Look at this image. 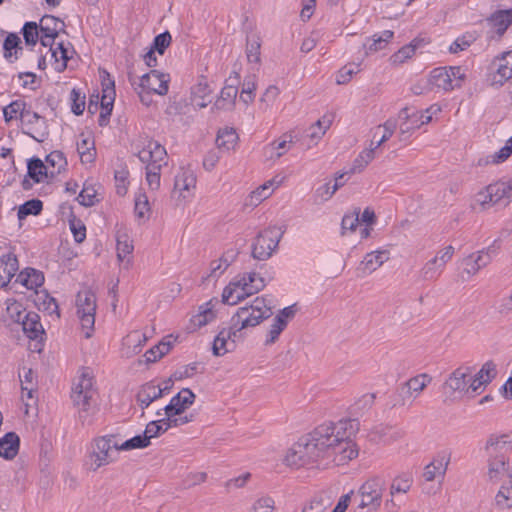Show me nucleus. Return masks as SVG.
<instances>
[{"label":"nucleus","instance_id":"21","mask_svg":"<svg viewBox=\"0 0 512 512\" xmlns=\"http://www.w3.org/2000/svg\"><path fill=\"white\" fill-rule=\"evenodd\" d=\"M386 260L388 253L386 251H374L367 253L358 267L362 276L376 271Z\"/></svg>","mask_w":512,"mask_h":512},{"label":"nucleus","instance_id":"40","mask_svg":"<svg viewBox=\"0 0 512 512\" xmlns=\"http://www.w3.org/2000/svg\"><path fill=\"white\" fill-rule=\"evenodd\" d=\"M244 289L248 290L252 295L258 293L265 287V281L255 272L245 273L241 276Z\"/></svg>","mask_w":512,"mask_h":512},{"label":"nucleus","instance_id":"1","mask_svg":"<svg viewBox=\"0 0 512 512\" xmlns=\"http://www.w3.org/2000/svg\"><path fill=\"white\" fill-rule=\"evenodd\" d=\"M359 430L356 419L325 422L302 436L286 452L283 463L299 469L309 465H345L358 456L352 437Z\"/></svg>","mask_w":512,"mask_h":512},{"label":"nucleus","instance_id":"4","mask_svg":"<svg viewBox=\"0 0 512 512\" xmlns=\"http://www.w3.org/2000/svg\"><path fill=\"white\" fill-rule=\"evenodd\" d=\"M120 451L119 444L115 441L114 435L98 437L92 444L90 453V469L98 470L114 460V454Z\"/></svg>","mask_w":512,"mask_h":512},{"label":"nucleus","instance_id":"11","mask_svg":"<svg viewBox=\"0 0 512 512\" xmlns=\"http://www.w3.org/2000/svg\"><path fill=\"white\" fill-rule=\"evenodd\" d=\"M196 395L189 388H183L177 395L172 397L170 403L163 409L156 412L158 417L163 413L183 414L195 401Z\"/></svg>","mask_w":512,"mask_h":512},{"label":"nucleus","instance_id":"9","mask_svg":"<svg viewBox=\"0 0 512 512\" xmlns=\"http://www.w3.org/2000/svg\"><path fill=\"white\" fill-rule=\"evenodd\" d=\"M472 367L460 366L455 369L444 382V389H448L450 396L455 394L466 395L467 385L471 380Z\"/></svg>","mask_w":512,"mask_h":512},{"label":"nucleus","instance_id":"61","mask_svg":"<svg viewBox=\"0 0 512 512\" xmlns=\"http://www.w3.org/2000/svg\"><path fill=\"white\" fill-rule=\"evenodd\" d=\"M286 328V323L280 318L275 317L273 319V323L270 326L269 332H268V338L265 341L266 345L273 344L277 341L279 335L282 333V331Z\"/></svg>","mask_w":512,"mask_h":512},{"label":"nucleus","instance_id":"31","mask_svg":"<svg viewBox=\"0 0 512 512\" xmlns=\"http://www.w3.org/2000/svg\"><path fill=\"white\" fill-rule=\"evenodd\" d=\"M17 281L27 289H36L43 284L44 276L42 272L34 268H26L17 276Z\"/></svg>","mask_w":512,"mask_h":512},{"label":"nucleus","instance_id":"55","mask_svg":"<svg viewBox=\"0 0 512 512\" xmlns=\"http://www.w3.org/2000/svg\"><path fill=\"white\" fill-rule=\"evenodd\" d=\"M171 345V342H160L158 345L152 347L145 353L147 362H155L166 355L170 351Z\"/></svg>","mask_w":512,"mask_h":512},{"label":"nucleus","instance_id":"54","mask_svg":"<svg viewBox=\"0 0 512 512\" xmlns=\"http://www.w3.org/2000/svg\"><path fill=\"white\" fill-rule=\"evenodd\" d=\"M330 124V120H317L316 123L309 128L307 136L316 144L330 127Z\"/></svg>","mask_w":512,"mask_h":512},{"label":"nucleus","instance_id":"2","mask_svg":"<svg viewBox=\"0 0 512 512\" xmlns=\"http://www.w3.org/2000/svg\"><path fill=\"white\" fill-rule=\"evenodd\" d=\"M138 158L146 163V181L151 190L160 187L161 168L168 163V155L164 146L155 140H148L138 152Z\"/></svg>","mask_w":512,"mask_h":512},{"label":"nucleus","instance_id":"51","mask_svg":"<svg viewBox=\"0 0 512 512\" xmlns=\"http://www.w3.org/2000/svg\"><path fill=\"white\" fill-rule=\"evenodd\" d=\"M28 176L36 183L41 182L42 176H46V166L39 158H32L29 160Z\"/></svg>","mask_w":512,"mask_h":512},{"label":"nucleus","instance_id":"47","mask_svg":"<svg viewBox=\"0 0 512 512\" xmlns=\"http://www.w3.org/2000/svg\"><path fill=\"white\" fill-rule=\"evenodd\" d=\"M39 27L36 22H26L22 27V34L27 46H35L39 40Z\"/></svg>","mask_w":512,"mask_h":512},{"label":"nucleus","instance_id":"60","mask_svg":"<svg viewBox=\"0 0 512 512\" xmlns=\"http://www.w3.org/2000/svg\"><path fill=\"white\" fill-rule=\"evenodd\" d=\"M71 110L75 115L83 114L85 110V95L80 90L73 88L70 93Z\"/></svg>","mask_w":512,"mask_h":512},{"label":"nucleus","instance_id":"38","mask_svg":"<svg viewBox=\"0 0 512 512\" xmlns=\"http://www.w3.org/2000/svg\"><path fill=\"white\" fill-rule=\"evenodd\" d=\"M117 241V258L120 262H123L132 252L133 244L128 234L124 231H118L116 235Z\"/></svg>","mask_w":512,"mask_h":512},{"label":"nucleus","instance_id":"42","mask_svg":"<svg viewBox=\"0 0 512 512\" xmlns=\"http://www.w3.org/2000/svg\"><path fill=\"white\" fill-rule=\"evenodd\" d=\"M331 505V498L325 493L315 495L302 512H325Z\"/></svg>","mask_w":512,"mask_h":512},{"label":"nucleus","instance_id":"19","mask_svg":"<svg viewBox=\"0 0 512 512\" xmlns=\"http://www.w3.org/2000/svg\"><path fill=\"white\" fill-rule=\"evenodd\" d=\"M507 472L508 459L504 455L489 456L487 476L490 483H499Z\"/></svg>","mask_w":512,"mask_h":512},{"label":"nucleus","instance_id":"46","mask_svg":"<svg viewBox=\"0 0 512 512\" xmlns=\"http://www.w3.org/2000/svg\"><path fill=\"white\" fill-rule=\"evenodd\" d=\"M52 57L55 58V61L58 63L56 66V70L58 72H62L67 67V62L70 59L69 49L63 43H58L57 47L51 49Z\"/></svg>","mask_w":512,"mask_h":512},{"label":"nucleus","instance_id":"57","mask_svg":"<svg viewBox=\"0 0 512 512\" xmlns=\"http://www.w3.org/2000/svg\"><path fill=\"white\" fill-rule=\"evenodd\" d=\"M115 100V89L114 82L110 81L108 85L103 88V95L101 98V109L111 113L113 109V103Z\"/></svg>","mask_w":512,"mask_h":512},{"label":"nucleus","instance_id":"20","mask_svg":"<svg viewBox=\"0 0 512 512\" xmlns=\"http://www.w3.org/2000/svg\"><path fill=\"white\" fill-rule=\"evenodd\" d=\"M25 319L21 323L22 330L31 340H42L44 328L40 322V316L36 312L29 311V314L23 316Z\"/></svg>","mask_w":512,"mask_h":512},{"label":"nucleus","instance_id":"41","mask_svg":"<svg viewBox=\"0 0 512 512\" xmlns=\"http://www.w3.org/2000/svg\"><path fill=\"white\" fill-rule=\"evenodd\" d=\"M28 109V105L23 100H15L3 109V115L6 122L13 119H21L24 111Z\"/></svg>","mask_w":512,"mask_h":512},{"label":"nucleus","instance_id":"36","mask_svg":"<svg viewBox=\"0 0 512 512\" xmlns=\"http://www.w3.org/2000/svg\"><path fill=\"white\" fill-rule=\"evenodd\" d=\"M489 21L497 28V33L502 35L512 24V8L496 11L491 15Z\"/></svg>","mask_w":512,"mask_h":512},{"label":"nucleus","instance_id":"3","mask_svg":"<svg viewBox=\"0 0 512 512\" xmlns=\"http://www.w3.org/2000/svg\"><path fill=\"white\" fill-rule=\"evenodd\" d=\"M273 314L271 307L264 297H256L251 304L240 307L231 317L234 326L240 324V329L255 327L264 319H268Z\"/></svg>","mask_w":512,"mask_h":512},{"label":"nucleus","instance_id":"50","mask_svg":"<svg viewBox=\"0 0 512 512\" xmlns=\"http://www.w3.org/2000/svg\"><path fill=\"white\" fill-rule=\"evenodd\" d=\"M165 416V428L164 430H168L169 428L182 426L194 420V415H184L182 414H174V413H163Z\"/></svg>","mask_w":512,"mask_h":512},{"label":"nucleus","instance_id":"37","mask_svg":"<svg viewBox=\"0 0 512 512\" xmlns=\"http://www.w3.org/2000/svg\"><path fill=\"white\" fill-rule=\"evenodd\" d=\"M3 48L6 59H10L13 55L15 56V59H18L19 54H22L23 52L21 38L15 33H9L4 40Z\"/></svg>","mask_w":512,"mask_h":512},{"label":"nucleus","instance_id":"58","mask_svg":"<svg viewBox=\"0 0 512 512\" xmlns=\"http://www.w3.org/2000/svg\"><path fill=\"white\" fill-rule=\"evenodd\" d=\"M249 512H275V501L269 496L258 498L252 504Z\"/></svg>","mask_w":512,"mask_h":512},{"label":"nucleus","instance_id":"24","mask_svg":"<svg viewBox=\"0 0 512 512\" xmlns=\"http://www.w3.org/2000/svg\"><path fill=\"white\" fill-rule=\"evenodd\" d=\"M412 484L413 476L409 472H403L394 477L390 485L391 499L388 500L386 504L388 505L389 503H391L392 505H395L393 500L394 495L399 493H408L412 487Z\"/></svg>","mask_w":512,"mask_h":512},{"label":"nucleus","instance_id":"14","mask_svg":"<svg viewBox=\"0 0 512 512\" xmlns=\"http://www.w3.org/2000/svg\"><path fill=\"white\" fill-rule=\"evenodd\" d=\"M196 186V176L190 170H181L175 177L173 196L178 193V198L185 200L192 195Z\"/></svg>","mask_w":512,"mask_h":512},{"label":"nucleus","instance_id":"49","mask_svg":"<svg viewBox=\"0 0 512 512\" xmlns=\"http://www.w3.org/2000/svg\"><path fill=\"white\" fill-rule=\"evenodd\" d=\"M76 199L80 205L85 207L94 206L99 201L97 192L92 185H84Z\"/></svg>","mask_w":512,"mask_h":512},{"label":"nucleus","instance_id":"23","mask_svg":"<svg viewBox=\"0 0 512 512\" xmlns=\"http://www.w3.org/2000/svg\"><path fill=\"white\" fill-rule=\"evenodd\" d=\"M18 270L15 255L7 254L0 258V288L6 286Z\"/></svg>","mask_w":512,"mask_h":512},{"label":"nucleus","instance_id":"28","mask_svg":"<svg viewBox=\"0 0 512 512\" xmlns=\"http://www.w3.org/2000/svg\"><path fill=\"white\" fill-rule=\"evenodd\" d=\"M238 94V88L234 84H226L221 90L219 98L214 103L213 108L217 110L231 109Z\"/></svg>","mask_w":512,"mask_h":512},{"label":"nucleus","instance_id":"25","mask_svg":"<svg viewBox=\"0 0 512 512\" xmlns=\"http://www.w3.org/2000/svg\"><path fill=\"white\" fill-rule=\"evenodd\" d=\"M397 128V120L390 118L383 124L375 127L373 132L374 145L373 147L377 150L382 144L388 141L394 134Z\"/></svg>","mask_w":512,"mask_h":512},{"label":"nucleus","instance_id":"6","mask_svg":"<svg viewBox=\"0 0 512 512\" xmlns=\"http://www.w3.org/2000/svg\"><path fill=\"white\" fill-rule=\"evenodd\" d=\"M76 308L81 327L85 331V337L89 338L95 323L97 308L95 294L89 289L79 291L76 296Z\"/></svg>","mask_w":512,"mask_h":512},{"label":"nucleus","instance_id":"8","mask_svg":"<svg viewBox=\"0 0 512 512\" xmlns=\"http://www.w3.org/2000/svg\"><path fill=\"white\" fill-rule=\"evenodd\" d=\"M358 493L361 497L359 509L370 508L372 511H377L381 505L383 494V487L377 478L366 481Z\"/></svg>","mask_w":512,"mask_h":512},{"label":"nucleus","instance_id":"56","mask_svg":"<svg viewBox=\"0 0 512 512\" xmlns=\"http://www.w3.org/2000/svg\"><path fill=\"white\" fill-rule=\"evenodd\" d=\"M73 391L95 394V390L93 389V378L87 369L82 371L77 384H75V387L73 388Z\"/></svg>","mask_w":512,"mask_h":512},{"label":"nucleus","instance_id":"43","mask_svg":"<svg viewBox=\"0 0 512 512\" xmlns=\"http://www.w3.org/2000/svg\"><path fill=\"white\" fill-rule=\"evenodd\" d=\"M274 183H276L275 180L271 179L252 191L249 195L250 205L257 206L263 200L267 199L272 194L271 187L274 185Z\"/></svg>","mask_w":512,"mask_h":512},{"label":"nucleus","instance_id":"26","mask_svg":"<svg viewBox=\"0 0 512 512\" xmlns=\"http://www.w3.org/2000/svg\"><path fill=\"white\" fill-rule=\"evenodd\" d=\"M95 394L85 393L81 391L72 392V400L79 409V417L84 421L90 415V410L94 404Z\"/></svg>","mask_w":512,"mask_h":512},{"label":"nucleus","instance_id":"17","mask_svg":"<svg viewBox=\"0 0 512 512\" xmlns=\"http://www.w3.org/2000/svg\"><path fill=\"white\" fill-rule=\"evenodd\" d=\"M498 62L496 72L493 74V84L503 85L512 79V51L503 52L497 56L494 63Z\"/></svg>","mask_w":512,"mask_h":512},{"label":"nucleus","instance_id":"13","mask_svg":"<svg viewBox=\"0 0 512 512\" xmlns=\"http://www.w3.org/2000/svg\"><path fill=\"white\" fill-rule=\"evenodd\" d=\"M490 249H483L466 256L462 260L463 273L468 277L476 275L483 267H486L492 260Z\"/></svg>","mask_w":512,"mask_h":512},{"label":"nucleus","instance_id":"64","mask_svg":"<svg viewBox=\"0 0 512 512\" xmlns=\"http://www.w3.org/2000/svg\"><path fill=\"white\" fill-rule=\"evenodd\" d=\"M444 267H439V260L435 256L429 260L422 268L421 274L424 280H432L437 277V271L442 270Z\"/></svg>","mask_w":512,"mask_h":512},{"label":"nucleus","instance_id":"15","mask_svg":"<svg viewBox=\"0 0 512 512\" xmlns=\"http://www.w3.org/2000/svg\"><path fill=\"white\" fill-rule=\"evenodd\" d=\"M212 99V90L206 77L200 76L198 82L191 88V104L198 108H205Z\"/></svg>","mask_w":512,"mask_h":512},{"label":"nucleus","instance_id":"44","mask_svg":"<svg viewBox=\"0 0 512 512\" xmlns=\"http://www.w3.org/2000/svg\"><path fill=\"white\" fill-rule=\"evenodd\" d=\"M255 90H256V76L251 75L247 76L244 79L242 90L240 94V100L248 105L254 101L255 98Z\"/></svg>","mask_w":512,"mask_h":512},{"label":"nucleus","instance_id":"35","mask_svg":"<svg viewBox=\"0 0 512 512\" xmlns=\"http://www.w3.org/2000/svg\"><path fill=\"white\" fill-rule=\"evenodd\" d=\"M238 141V135L234 128H224L218 131L216 144L219 149L229 151Z\"/></svg>","mask_w":512,"mask_h":512},{"label":"nucleus","instance_id":"33","mask_svg":"<svg viewBox=\"0 0 512 512\" xmlns=\"http://www.w3.org/2000/svg\"><path fill=\"white\" fill-rule=\"evenodd\" d=\"M432 381V377L426 373L419 374L405 382L409 398H416Z\"/></svg>","mask_w":512,"mask_h":512},{"label":"nucleus","instance_id":"32","mask_svg":"<svg viewBox=\"0 0 512 512\" xmlns=\"http://www.w3.org/2000/svg\"><path fill=\"white\" fill-rule=\"evenodd\" d=\"M215 303H218L217 299H211L207 303L201 305L199 307V312L192 318V322L194 325L198 327L205 326L216 318V313L214 311Z\"/></svg>","mask_w":512,"mask_h":512},{"label":"nucleus","instance_id":"12","mask_svg":"<svg viewBox=\"0 0 512 512\" xmlns=\"http://www.w3.org/2000/svg\"><path fill=\"white\" fill-rule=\"evenodd\" d=\"M139 86L143 90L154 92L158 95H166L168 92L169 75L157 70H151L140 77Z\"/></svg>","mask_w":512,"mask_h":512},{"label":"nucleus","instance_id":"52","mask_svg":"<svg viewBox=\"0 0 512 512\" xmlns=\"http://www.w3.org/2000/svg\"><path fill=\"white\" fill-rule=\"evenodd\" d=\"M150 445V438L144 431L142 435H136L131 439H128L121 445H119L120 450H132L138 448H146Z\"/></svg>","mask_w":512,"mask_h":512},{"label":"nucleus","instance_id":"63","mask_svg":"<svg viewBox=\"0 0 512 512\" xmlns=\"http://www.w3.org/2000/svg\"><path fill=\"white\" fill-rule=\"evenodd\" d=\"M488 187L489 200L497 204L502 199H507L504 182H496Z\"/></svg>","mask_w":512,"mask_h":512},{"label":"nucleus","instance_id":"16","mask_svg":"<svg viewBox=\"0 0 512 512\" xmlns=\"http://www.w3.org/2000/svg\"><path fill=\"white\" fill-rule=\"evenodd\" d=\"M512 449V433L491 434L485 445L489 456L504 455Z\"/></svg>","mask_w":512,"mask_h":512},{"label":"nucleus","instance_id":"10","mask_svg":"<svg viewBox=\"0 0 512 512\" xmlns=\"http://www.w3.org/2000/svg\"><path fill=\"white\" fill-rule=\"evenodd\" d=\"M278 240L272 230H265L258 234L252 245V256L257 260H266L277 248Z\"/></svg>","mask_w":512,"mask_h":512},{"label":"nucleus","instance_id":"48","mask_svg":"<svg viewBox=\"0 0 512 512\" xmlns=\"http://www.w3.org/2000/svg\"><path fill=\"white\" fill-rule=\"evenodd\" d=\"M43 208V204L38 199H31L26 201L19 207L18 218L20 220L26 218L28 215H38Z\"/></svg>","mask_w":512,"mask_h":512},{"label":"nucleus","instance_id":"27","mask_svg":"<svg viewBox=\"0 0 512 512\" xmlns=\"http://www.w3.org/2000/svg\"><path fill=\"white\" fill-rule=\"evenodd\" d=\"M19 437L14 432H8L4 437L0 438V456L11 460L19 450Z\"/></svg>","mask_w":512,"mask_h":512},{"label":"nucleus","instance_id":"29","mask_svg":"<svg viewBox=\"0 0 512 512\" xmlns=\"http://www.w3.org/2000/svg\"><path fill=\"white\" fill-rule=\"evenodd\" d=\"M449 459L444 456L433 459L428 465L425 466L423 477L427 482L434 481L438 476L444 477Z\"/></svg>","mask_w":512,"mask_h":512},{"label":"nucleus","instance_id":"62","mask_svg":"<svg viewBox=\"0 0 512 512\" xmlns=\"http://www.w3.org/2000/svg\"><path fill=\"white\" fill-rule=\"evenodd\" d=\"M7 313L13 322H16L19 324H21L23 322V320L25 319L23 316H25V314H29V312H27L23 308L22 304L17 301L8 303Z\"/></svg>","mask_w":512,"mask_h":512},{"label":"nucleus","instance_id":"53","mask_svg":"<svg viewBox=\"0 0 512 512\" xmlns=\"http://www.w3.org/2000/svg\"><path fill=\"white\" fill-rule=\"evenodd\" d=\"M360 208H355L353 212L345 214L341 222V233L344 235L347 231L354 232L359 223Z\"/></svg>","mask_w":512,"mask_h":512},{"label":"nucleus","instance_id":"30","mask_svg":"<svg viewBox=\"0 0 512 512\" xmlns=\"http://www.w3.org/2000/svg\"><path fill=\"white\" fill-rule=\"evenodd\" d=\"M230 335L227 328H222L214 339L212 352L214 356H222L236 347L235 341L229 342Z\"/></svg>","mask_w":512,"mask_h":512},{"label":"nucleus","instance_id":"18","mask_svg":"<svg viewBox=\"0 0 512 512\" xmlns=\"http://www.w3.org/2000/svg\"><path fill=\"white\" fill-rule=\"evenodd\" d=\"M242 279L230 282L223 290L222 302L227 305H236L252 294L244 289Z\"/></svg>","mask_w":512,"mask_h":512},{"label":"nucleus","instance_id":"34","mask_svg":"<svg viewBox=\"0 0 512 512\" xmlns=\"http://www.w3.org/2000/svg\"><path fill=\"white\" fill-rule=\"evenodd\" d=\"M494 506L500 511L509 510L512 508V482L509 485L503 484L494 498Z\"/></svg>","mask_w":512,"mask_h":512},{"label":"nucleus","instance_id":"59","mask_svg":"<svg viewBox=\"0 0 512 512\" xmlns=\"http://www.w3.org/2000/svg\"><path fill=\"white\" fill-rule=\"evenodd\" d=\"M135 214L138 218L142 219L148 217L150 214V205L148 197L145 193H139L135 198Z\"/></svg>","mask_w":512,"mask_h":512},{"label":"nucleus","instance_id":"7","mask_svg":"<svg viewBox=\"0 0 512 512\" xmlns=\"http://www.w3.org/2000/svg\"><path fill=\"white\" fill-rule=\"evenodd\" d=\"M20 122L23 133L37 142H43L49 135L45 118L37 112L32 111L30 107L24 111Z\"/></svg>","mask_w":512,"mask_h":512},{"label":"nucleus","instance_id":"39","mask_svg":"<svg viewBox=\"0 0 512 512\" xmlns=\"http://www.w3.org/2000/svg\"><path fill=\"white\" fill-rule=\"evenodd\" d=\"M65 24L59 18L52 15H44L38 24L41 33H53L59 35Z\"/></svg>","mask_w":512,"mask_h":512},{"label":"nucleus","instance_id":"22","mask_svg":"<svg viewBox=\"0 0 512 512\" xmlns=\"http://www.w3.org/2000/svg\"><path fill=\"white\" fill-rule=\"evenodd\" d=\"M162 397L160 386L154 385L152 382L142 385L137 392L136 400L142 410L149 407L155 400Z\"/></svg>","mask_w":512,"mask_h":512},{"label":"nucleus","instance_id":"5","mask_svg":"<svg viewBox=\"0 0 512 512\" xmlns=\"http://www.w3.org/2000/svg\"><path fill=\"white\" fill-rule=\"evenodd\" d=\"M466 79V74L459 66L438 67L431 71L429 83L445 92L460 88Z\"/></svg>","mask_w":512,"mask_h":512},{"label":"nucleus","instance_id":"45","mask_svg":"<svg viewBox=\"0 0 512 512\" xmlns=\"http://www.w3.org/2000/svg\"><path fill=\"white\" fill-rule=\"evenodd\" d=\"M77 151L82 163H92L95 160L96 150L94 143L89 139H83L80 143H77Z\"/></svg>","mask_w":512,"mask_h":512}]
</instances>
